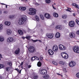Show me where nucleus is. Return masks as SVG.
Wrapping results in <instances>:
<instances>
[{
	"instance_id": "49",
	"label": "nucleus",
	"mask_w": 79,
	"mask_h": 79,
	"mask_svg": "<svg viewBox=\"0 0 79 79\" xmlns=\"http://www.w3.org/2000/svg\"><path fill=\"white\" fill-rule=\"evenodd\" d=\"M31 65H28V68H31Z\"/></svg>"
},
{
	"instance_id": "22",
	"label": "nucleus",
	"mask_w": 79,
	"mask_h": 79,
	"mask_svg": "<svg viewBox=\"0 0 79 79\" xmlns=\"http://www.w3.org/2000/svg\"><path fill=\"white\" fill-rule=\"evenodd\" d=\"M5 24L6 25H7V26H10L11 24V23L10 22L8 21H6L5 23Z\"/></svg>"
},
{
	"instance_id": "23",
	"label": "nucleus",
	"mask_w": 79,
	"mask_h": 79,
	"mask_svg": "<svg viewBox=\"0 0 79 79\" xmlns=\"http://www.w3.org/2000/svg\"><path fill=\"white\" fill-rule=\"evenodd\" d=\"M18 33L20 35H23V32L22 30H18Z\"/></svg>"
},
{
	"instance_id": "32",
	"label": "nucleus",
	"mask_w": 79,
	"mask_h": 79,
	"mask_svg": "<svg viewBox=\"0 0 79 79\" xmlns=\"http://www.w3.org/2000/svg\"><path fill=\"white\" fill-rule=\"evenodd\" d=\"M35 18L36 21H39L40 20L39 19V16H38L36 15L35 16Z\"/></svg>"
},
{
	"instance_id": "52",
	"label": "nucleus",
	"mask_w": 79,
	"mask_h": 79,
	"mask_svg": "<svg viewBox=\"0 0 79 79\" xmlns=\"http://www.w3.org/2000/svg\"><path fill=\"white\" fill-rule=\"evenodd\" d=\"M21 71H22V69H21L19 71V74H21Z\"/></svg>"
},
{
	"instance_id": "48",
	"label": "nucleus",
	"mask_w": 79,
	"mask_h": 79,
	"mask_svg": "<svg viewBox=\"0 0 79 79\" xmlns=\"http://www.w3.org/2000/svg\"><path fill=\"white\" fill-rule=\"evenodd\" d=\"M40 60H43V57H42V56H40Z\"/></svg>"
},
{
	"instance_id": "38",
	"label": "nucleus",
	"mask_w": 79,
	"mask_h": 79,
	"mask_svg": "<svg viewBox=\"0 0 79 79\" xmlns=\"http://www.w3.org/2000/svg\"><path fill=\"white\" fill-rule=\"evenodd\" d=\"M76 76L78 78H79V72L77 73L76 74Z\"/></svg>"
},
{
	"instance_id": "29",
	"label": "nucleus",
	"mask_w": 79,
	"mask_h": 79,
	"mask_svg": "<svg viewBox=\"0 0 79 79\" xmlns=\"http://www.w3.org/2000/svg\"><path fill=\"white\" fill-rule=\"evenodd\" d=\"M38 40L39 41V42H42V41L40 40H34L32 39L31 40V41H32V42H37Z\"/></svg>"
},
{
	"instance_id": "12",
	"label": "nucleus",
	"mask_w": 79,
	"mask_h": 79,
	"mask_svg": "<svg viewBox=\"0 0 79 79\" xmlns=\"http://www.w3.org/2000/svg\"><path fill=\"white\" fill-rule=\"evenodd\" d=\"M59 64L61 65H63L64 66L66 65V63L64 61H60L59 62Z\"/></svg>"
},
{
	"instance_id": "40",
	"label": "nucleus",
	"mask_w": 79,
	"mask_h": 79,
	"mask_svg": "<svg viewBox=\"0 0 79 79\" xmlns=\"http://www.w3.org/2000/svg\"><path fill=\"white\" fill-rule=\"evenodd\" d=\"M3 29V25L2 24H1L0 25V29L2 30Z\"/></svg>"
},
{
	"instance_id": "51",
	"label": "nucleus",
	"mask_w": 79,
	"mask_h": 79,
	"mask_svg": "<svg viewBox=\"0 0 79 79\" xmlns=\"http://www.w3.org/2000/svg\"><path fill=\"white\" fill-rule=\"evenodd\" d=\"M76 33L77 34H79V30L77 31Z\"/></svg>"
},
{
	"instance_id": "42",
	"label": "nucleus",
	"mask_w": 79,
	"mask_h": 79,
	"mask_svg": "<svg viewBox=\"0 0 79 79\" xmlns=\"http://www.w3.org/2000/svg\"><path fill=\"white\" fill-rule=\"evenodd\" d=\"M71 10V8H68V9H66V10L67 11H69V12H71V11L70 10Z\"/></svg>"
},
{
	"instance_id": "47",
	"label": "nucleus",
	"mask_w": 79,
	"mask_h": 79,
	"mask_svg": "<svg viewBox=\"0 0 79 79\" xmlns=\"http://www.w3.org/2000/svg\"><path fill=\"white\" fill-rule=\"evenodd\" d=\"M76 23H77V24L79 25V21L78 20H76Z\"/></svg>"
},
{
	"instance_id": "24",
	"label": "nucleus",
	"mask_w": 79,
	"mask_h": 79,
	"mask_svg": "<svg viewBox=\"0 0 79 79\" xmlns=\"http://www.w3.org/2000/svg\"><path fill=\"white\" fill-rule=\"evenodd\" d=\"M72 6H76V8H78V9H79V7L78 5H77L76 3H74L72 4Z\"/></svg>"
},
{
	"instance_id": "62",
	"label": "nucleus",
	"mask_w": 79,
	"mask_h": 79,
	"mask_svg": "<svg viewBox=\"0 0 79 79\" xmlns=\"http://www.w3.org/2000/svg\"><path fill=\"white\" fill-rule=\"evenodd\" d=\"M6 8H7V5H6Z\"/></svg>"
},
{
	"instance_id": "1",
	"label": "nucleus",
	"mask_w": 79,
	"mask_h": 79,
	"mask_svg": "<svg viewBox=\"0 0 79 79\" xmlns=\"http://www.w3.org/2000/svg\"><path fill=\"white\" fill-rule=\"evenodd\" d=\"M27 20V17L26 15H24L23 17L20 19L19 22V24L20 25H22L24 23V22Z\"/></svg>"
},
{
	"instance_id": "34",
	"label": "nucleus",
	"mask_w": 79,
	"mask_h": 79,
	"mask_svg": "<svg viewBox=\"0 0 79 79\" xmlns=\"http://www.w3.org/2000/svg\"><path fill=\"white\" fill-rule=\"evenodd\" d=\"M40 17L41 18V19H42V20H44V16L43 15H41L40 16Z\"/></svg>"
},
{
	"instance_id": "15",
	"label": "nucleus",
	"mask_w": 79,
	"mask_h": 79,
	"mask_svg": "<svg viewBox=\"0 0 79 79\" xmlns=\"http://www.w3.org/2000/svg\"><path fill=\"white\" fill-rule=\"evenodd\" d=\"M69 35L71 38H74L75 37V34L73 32L70 33Z\"/></svg>"
},
{
	"instance_id": "43",
	"label": "nucleus",
	"mask_w": 79,
	"mask_h": 79,
	"mask_svg": "<svg viewBox=\"0 0 79 79\" xmlns=\"http://www.w3.org/2000/svg\"><path fill=\"white\" fill-rule=\"evenodd\" d=\"M1 68H3L4 67H5V65L3 64H1Z\"/></svg>"
},
{
	"instance_id": "21",
	"label": "nucleus",
	"mask_w": 79,
	"mask_h": 79,
	"mask_svg": "<svg viewBox=\"0 0 79 79\" xmlns=\"http://www.w3.org/2000/svg\"><path fill=\"white\" fill-rule=\"evenodd\" d=\"M62 28V27H61V26L60 25L57 26L55 27L56 29H58L61 30Z\"/></svg>"
},
{
	"instance_id": "50",
	"label": "nucleus",
	"mask_w": 79,
	"mask_h": 79,
	"mask_svg": "<svg viewBox=\"0 0 79 79\" xmlns=\"http://www.w3.org/2000/svg\"><path fill=\"white\" fill-rule=\"evenodd\" d=\"M15 70L17 71H18V72H19V69H15Z\"/></svg>"
},
{
	"instance_id": "8",
	"label": "nucleus",
	"mask_w": 79,
	"mask_h": 79,
	"mask_svg": "<svg viewBox=\"0 0 79 79\" xmlns=\"http://www.w3.org/2000/svg\"><path fill=\"white\" fill-rule=\"evenodd\" d=\"M47 35L49 39H52L53 37V34L48 33L47 34Z\"/></svg>"
},
{
	"instance_id": "55",
	"label": "nucleus",
	"mask_w": 79,
	"mask_h": 79,
	"mask_svg": "<svg viewBox=\"0 0 79 79\" xmlns=\"http://www.w3.org/2000/svg\"><path fill=\"white\" fill-rule=\"evenodd\" d=\"M6 13H7V11H5L4 12H3V13H6Z\"/></svg>"
},
{
	"instance_id": "16",
	"label": "nucleus",
	"mask_w": 79,
	"mask_h": 79,
	"mask_svg": "<svg viewBox=\"0 0 79 79\" xmlns=\"http://www.w3.org/2000/svg\"><path fill=\"white\" fill-rule=\"evenodd\" d=\"M44 16L47 19H49V18H50V14H44Z\"/></svg>"
},
{
	"instance_id": "60",
	"label": "nucleus",
	"mask_w": 79,
	"mask_h": 79,
	"mask_svg": "<svg viewBox=\"0 0 79 79\" xmlns=\"http://www.w3.org/2000/svg\"><path fill=\"white\" fill-rule=\"evenodd\" d=\"M21 68H22V69H23V66H21Z\"/></svg>"
},
{
	"instance_id": "54",
	"label": "nucleus",
	"mask_w": 79,
	"mask_h": 79,
	"mask_svg": "<svg viewBox=\"0 0 79 79\" xmlns=\"http://www.w3.org/2000/svg\"><path fill=\"white\" fill-rule=\"evenodd\" d=\"M2 13V11L0 10V15H1Z\"/></svg>"
},
{
	"instance_id": "53",
	"label": "nucleus",
	"mask_w": 79,
	"mask_h": 79,
	"mask_svg": "<svg viewBox=\"0 0 79 79\" xmlns=\"http://www.w3.org/2000/svg\"><path fill=\"white\" fill-rule=\"evenodd\" d=\"M0 58H2V54H0ZM0 60H1V59H0Z\"/></svg>"
},
{
	"instance_id": "26",
	"label": "nucleus",
	"mask_w": 79,
	"mask_h": 79,
	"mask_svg": "<svg viewBox=\"0 0 79 79\" xmlns=\"http://www.w3.org/2000/svg\"><path fill=\"white\" fill-rule=\"evenodd\" d=\"M43 78L44 79H48L49 78V75L48 74H45V76H43Z\"/></svg>"
},
{
	"instance_id": "44",
	"label": "nucleus",
	"mask_w": 79,
	"mask_h": 79,
	"mask_svg": "<svg viewBox=\"0 0 79 79\" xmlns=\"http://www.w3.org/2000/svg\"><path fill=\"white\" fill-rule=\"evenodd\" d=\"M76 53H79V47H78V49H77V51Z\"/></svg>"
},
{
	"instance_id": "45",
	"label": "nucleus",
	"mask_w": 79,
	"mask_h": 79,
	"mask_svg": "<svg viewBox=\"0 0 79 79\" xmlns=\"http://www.w3.org/2000/svg\"><path fill=\"white\" fill-rule=\"evenodd\" d=\"M23 64H24V63L23 62H22L20 64V65H19V66H23Z\"/></svg>"
},
{
	"instance_id": "41",
	"label": "nucleus",
	"mask_w": 79,
	"mask_h": 79,
	"mask_svg": "<svg viewBox=\"0 0 79 79\" xmlns=\"http://www.w3.org/2000/svg\"><path fill=\"white\" fill-rule=\"evenodd\" d=\"M33 78L34 79H37V78H38V76H35L33 77Z\"/></svg>"
},
{
	"instance_id": "31",
	"label": "nucleus",
	"mask_w": 79,
	"mask_h": 79,
	"mask_svg": "<svg viewBox=\"0 0 79 79\" xmlns=\"http://www.w3.org/2000/svg\"><path fill=\"white\" fill-rule=\"evenodd\" d=\"M52 64H54L55 66H56L58 64H57V62H56V61H52Z\"/></svg>"
},
{
	"instance_id": "61",
	"label": "nucleus",
	"mask_w": 79,
	"mask_h": 79,
	"mask_svg": "<svg viewBox=\"0 0 79 79\" xmlns=\"http://www.w3.org/2000/svg\"><path fill=\"white\" fill-rule=\"evenodd\" d=\"M1 4H2V5H6V4H3V3H2Z\"/></svg>"
},
{
	"instance_id": "30",
	"label": "nucleus",
	"mask_w": 79,
	"mask_h": 79,
	"mask_svg": "<svg viewBox=\"0 0 79 79\" xmlns=\"http://www.w3.org/2000/svg\"><path fill=\"white\" fill-rule=\"evenodd\" d=\"M4 40V38L3 36H0V41L1 42H3Z\"/></svg>"
},
{
	"instance_id": "33",
	"label": "nucleus",
	"mask_w": 79,
	"mask_h": 79,
	"mask_svg": "<svg viewBox=\"0 0 79 79\" xmlns=\"http://www.w3.org/2000/svg\"><path fill=\"white\" fill-rule=\"evenodd\" d=\"M67 17H68V16L67 15H62V18H63L64 19L67 18Z\"/></svg>"
},
{
	"instance_id": "17",
	"label": "nucleus",
	"mask_w": 79,
	"mask_h": 79,
	"mask_svg": "<svg viewBox=\"0 0 79 79\" xmlns=\"http://www.w3.org/2000/svg\"><path fill=\"white\" fill-rule=\"evenodd\" d=\"M48 53L50 55H52L53 54V52L52 50L49 49L48 51Z\"/></svg>"
},
{
	"instance_id": "59",
	"label": "nucleus",
	"mask_w": 79,
	"mask_h": 79,
	"mask_svg": "<svg viewBox=\"0 0 79 79\" xmlns=\"http://www.w3.org/2000/svg\"><path fill=\"white\" fill-rule=\"evenodd\" d=\"M0 79H2V77L0 76Z\"/></svg>"
},
{
	"instance_id": "5",
	"label": "nucleus",
	"mask_w": 79,
	"mask_h": 79,
	"mask_svg": "<svg viewBox=\"0 0 79 79\" xmlns=\"http://www.w3.org/2000/svg\"><path fill=\"white\" fill-rule=\"evenodd\" d=\"M61 55L64 59H67L68 58V54L67 53H65V52H63L61 54Z\"/></svg>"
},
{
	"instance_id": "35",
	"label": "nucleus",
	"mask_w": 79,
	"mask_h": 79,
	"mask_svg": "<svg viewBox=\"0 0 79 79\" xmlns=\"http://www.w3.org/2000/svg\"><path fill=\"white\" fill-rule=\"evenodd\" d=\"M7 64H8L10 66H12V63L11 62H8L7 63Z\"/></svg>"
},
{
	"instance_id": "58",
	"label": "nucleus",
	"mask_w": 79,
	"mask_h": 79,
	"mask_svg": "<svg viewBox=\"0 0 79 79\" xmlns=\"http://www.w3.org/2000/svg\"><path fill=\"white\" fill-rule=\"evenodd\" d=\"M0 69H2V67H1V64H0Z\"/></svg>"
},
{
	"instance_id": "3",
	"label": "nucleus",
	"mask_w": 79,
	"mask_h": 79,
	"mask_svg": "<svg viewBox=\"0 0 79 79\" xmlns=\"http://www.w3.org/2000/svg\"><path fill=\"white\" fill-rule=\"evenodd\" d=\"M39 72L40 73V74H42L43 75L44 74H47V71L45 69H39Z\"/></svg>"
},
{
	"instance_id": "64",
	"label": "nucleus",
	"mask_w": 79,
	"mask_h": 79,
	"mask_svg": "<svg viewBox=\"0 0 79 79\" xmlns=\"http://www.w3.org/2000/svg\"><path fill=\"white\" fill-rule=\"evenodd\" d=\"M73 16H75V14H73Z\"/></svg>"
},
{
	"instance_id": "14",
	"label": "nucleus",
	"mask_w": 79,
	"mask_h": 79,
	"mask_svg": "<svg viewBox=\"0 0 79 79\" xmlns=\"http://www.w3.org/2000/svg\"><path fill=\"white\" fill-rule=\"evenodd\" d=\"M13 40L14 39L13 38L9 37L7 39V41L8 42H13Z\"/></svg>"
},
{
	"instance_id": "27",
	"label": "nucleus",
	"mask_w": 79,
	"mask_h": 79,
	"mask_svg": "<svg viewBox=\"0 0 79 79\" xmlns=\"http://www.w3.org/2000/svg\"><path fill=\"white\" fill-rule=\"evenodd\" d=\"M53 16L56 18H58V14L56 13H53Z\"/></svg>"
},
{
	"instance_id": "28",
	"label": "nucleus",
	"mask_w": 79,
	"mask_h": 79,
	"mask_svg": "<svg viewBox=\"0 0 79 79\" xmlns=\"http://www.w3.org/2000/svg\"><path fill=\"white\" fill-rule=\"evenodd\" d=\"M37 66L38 67H40L42 66V63L40 61L38 62L37 64Z\"/></svg>"
},
{
	"instance_id": "13",
	"label": "nucleus",
	"mask_w": 79,
	"mask_h": 79,
	"mask_svg": "<svg viewBox=\"0 0 79 79\" xmlns=\"http://www.w3.org/2000/svg\"><path fill=\"white\" fill-rule=\"evenodd\" d=\"M78 47H79L77 46H74L73 47V50L74 52L75 53L77 52V51L78 49Z\"/></svg>"
},
{
	"instance_id": "2",
	"label": "nucleus",
	"mask_w": 79,
	"mask_h": 79,
	"mask_svg": "<svg viewBox=\"0 0 79 79\" xmlns=\"http://www.w3.org/2000/svg\"><path fill=\"white\" fill-rule=\"evenodd\" d=\"M30 12L28 13L29 15H35L36 13V10L32 8H30L29 9Z\"/></svg>"
},
{
	"instance_id": "4",
	"label": "nucleus",
	"mask_w": 79,
	"mask_h": 79,
	"mask_svg": "<svg viewBox=\"0 0 79 79\" xmlns=\"http://www.w3.org/2000/svg\"><path fill=\"white\" fill-rule=\"evenodd\" d=\"M30 53H34L35 52V48L33 46H31L28 49Z\"/></svg>"
},
{
	"instance_id": "10",
	"label": "nucleus",
	"mask_w": 79,
	"mask_h": 79,
	"mask_svg": "<svg viewBox=\"0 0 79 79\" xmlns=\"http://www.w3.org/2000/svg\"><path fill=\"white\" fill-rule=\"evenodd\" d=\"M58 48L56 45H55L52 48V50L54 52H57L58 51Z\"/></svg>"
},
{
	"instance_id": "7",
	"label": "nucleus",
	"mask_w": 79,
	"mask_h": 79,
	"mask_svg": "<svg viewBox=\"0 0 79 79\" xmlns=\"http://www.w3.org/2000/svg\"><path fill=\"white\" fill-rule=\"evenodd\" d=\"M76 65V62L74 61H71L69 63L70 67H74Z\"/></svg>"
},
{
	"instance_id": "36",
	"label": "nucleus",
	"mask_w": 79,
	"mask_h": 79,
	"mask_svg": "<svg viewBox=\"0 0 79 79\" xmlns=\"http://www.w3.org/2000/svg\"><path fill=\"white\" fill-rule=\"evenodd\" d=\"M25 38L26 39H28V40H29V39L31 38V36H30L29 35H28V36L27 35V36L25 37Z\"/></svg>"
},
{
	"instance_id": "25",
	"label": "nucleus",
	"mask_w": 79,
	"mask_h": 79,
	"mask_svg": "<svg viewBox=\"0 0 79 79\" xmlns=\"http://www.w3.org/2000/svg\"><path fill=\"white\" fill-rule=\"evenodd\" d=\"M39 60V58H38L37 56H34L32 57L31 58V60Z\"/></svg>"
},
{
	"instance_id": "56",
	"label": "nucleus",
	"mask_w": 79,
	"mask_h": 79,
	"mask_svg": "<svg viewBox=\"0 0 79 79\" xmlns=\"http://www.w3.org/2000/svg\"><path fill=\"white\" fill-rule=\"evenodd\" d=\"M52 6H53V8H54V10H55V9H56V8H55V7H54V6H53V5H52Z\"/></svg>"
},
{
	"instance_id": "19",
	"label": "nucleus",
	"mask_w": 79,
	"mask_h": 79,
	"mask_svg": "<svg viewBox=\"0 0 79 79\" xmlns=\"http://www.w3.org/2000/svg\"><path fill=\"white\" fill-rule=\"evenodd\" d=\"M19 9L21 11H25L26 9V7H20L19 8Z\"/></svg>"
},
{
	"instance_id": "39",
	"label": "nucleus",
	"mask_w": 79,
	"mask_h": 79,
	"mask_svg": "<svg viewBox=\"0 0 79 79\" xmlns=\"http://www.w3.org/2000/svg\"><path fill=\"white\" fill-rule=\"evenodd\" d=\"M15 16L14 15H11L9 16V18H13Z\"/></svg>"
},
{
	"instance_id": "57",
	"label": "nucleus",
	"mask_w": 79,
	"mask_h": 79,
	"mask_svg": "<svg viewBox=\"0 0 79 79\" xmlns=\"http://www.w3.org/2000/svg\"><path fill=\"white\" fill-rule=\"evenodd\" d=\"M57 75H59V76H61V74H60L59 73H57Z\"/></svg>"
},
{
	"instance_id": "18",
	"label": "nucleus",
	"mask_w": 79,
	"mask_h": 79,
	"mask_svg": "<svg viewBox=\"0 0 79 79\" xmlns=\"http://www.w3.org/2000/svg\"><path fill=\"white\" fill-rule=\"evenodd\" d=\"M19 52H20L19 48H18L15 51V53L16 54V55H18L19 53Z\"/></svg>"
},
{
	"instance_id": "37",
	"label": "nucleus",
	"mask_w": 79,
	"mask_h": 79,
	"mask_svg": "<svg viewBox=\"0 0 79 79\" xmlns=\"http://www.w3.org/2000/svg\"><path fill=\"white\" fill-rule=\"evenodd\" d=\"M46 2L47 3H50L51 2V1H50V0H46Z\"/></svg>"
},
{
	"instance_id": "9",
	"label": "nucleus",
	"mask_w": 79,
	"mask_h": 79,
	"mask_svg": "<svg viewBox=\"0 0 79 79\" xmlns=\"http://www.w3.org/2000/svg\"><path fill=\"white\" fill-rule=\"evenodd\" d=\"M59 48L60 50H64L66 48V47L62 45V44H60L59 45Z\"/></svg>"
},
{
	"instance_id": "6",
	"label": "nucleus",
	"mask_w": 79,
	"mask_h": 79,
	"mask_svg": "<svg viewBox=\"0 0 79 79\" xmlns=\"http://www.w3.org/2000/svg\"><path fill=\"white\" fill-rule=\"evenodd\" d=\"M69 25L70 27H73L75 26V22L74 21H70L69 22Z\"/></svg>"
},
{
	"instance_id": "46",
	"label": "nucleus",
	"mask_w": 79,
	"mask_h": 79,
	"mask_svg": "<svg viewBox=\"0 0 79 79\" xmlns=\"http://www.w3.org/2000/svg\"><path fill=\"white\" fill-rule=\"evenodd\" d=\"M9 69H10V68H9V67H7L6 69V71H9Z\"/></svg>"
},
{
	"instance_id": "63",
	"label": "nucleus",
	"mask_w": 79,
	"mask_h": 79,
	"mask_svg": "<svg viewBox=\"0 0 79 79\" xmlns=\"http://www.w3.org/2000/svg\"><path fill=\"white\" fill-rule=\"evenodd\" d=\"M23 39H25V37H23Z\"/></svg>"
},
{
	"instance_id": "20",
	"label": "nucleus",
	"mask_w": 79,
	"mask_h": 79,
	"mask_svg": "<svg viewBox=\"0 0 79 79\" xmlns=\"http://www.w3.org/2000/svg\"><path fill=\"white\" fill-rule=\"evenodd\" d=\"M55 37L56 38H60V34L59 32L57 33L55 35Z\"/></svg>"
},
{
	"instance_id": "11",
	"label": "nucleus",
	"mask_w": 79,
	"mask_h": 79,
	"mask_svg": "<svg viewBox=\"0 0 79 79\" xmlns=\"http://www.w3.org/2000/svg\"><path fill=\"white\" fill-rule=\"evenodd\" d=\"M6 34L8 35H11L12 34V31L10 29H8L6 31Z\"/></svg>"
}]
</instances>
